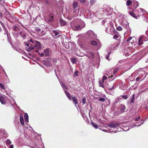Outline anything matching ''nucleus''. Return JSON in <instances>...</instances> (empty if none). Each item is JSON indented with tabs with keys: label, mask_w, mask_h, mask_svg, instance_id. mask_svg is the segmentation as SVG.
I'll use <instances>...</instances> for the list:
<instances>
[{
	"label": "nucleus",
	"mask_w": 148,
	"mask_h": 148,
	"mask_svg": "<svg viewBox=\"0 0 148 148\" xmlns=\"http://www.w3.org/2000/svg\"><path fill=\"white\" fill-rule=\"evenodd\" d=\"M0 87L3 89H4L5 86L1 83H0Z\"/></svg>",
	"instance_id": "obj_44"
},
{
	"label": "nucleus",
	"mask_w": 148,
	"mask_h": 148,
	"mask_svg": "<svg viewBox=\"0 0 148 148\" xmlns=\"http://www.w3.org/2000/svg\"><path fill=\"white\" fill-rule=\"evenodd\" d=\"M45 1L47 4L48 3V0H45Z\"/></svg>",
	"instance_id": "obj_60"
},
{
	"label": "nucleus",
	"mask_w": 148,
	"mask_h": 148,
	"mask_svg": "<svg viewBox=\"0 0 148 148\" xmlns=\"http://www.w3.org/2000/svg\"><path fill=\"white\" fill-rule=\"evenodd\" d=\"M121 113L122 112H123L124 110L125 109V106L123 105H121Z\"/></svg>",
	"instance_id": "obj_23"
},
{
	"label": "nucleus",
	"mask_w": 148,
	"mask_h": 148,
	"mask_svg": "<svg viewBox=\"0 0 148 148\" xmlns=\"http://www.w3.org/2000/svg\"><path fill=\"white\" fill-rule=\"evenodd\" d=\"M71 62L73 64H74L76 63V59L74 58H71Z\"/></svg>",
	"instance_id": "obj_33"
},
{
	"label": "nucleus",
	"mask_w": 148,
	"mask_h": 148,
	"mask_svg": "<svg viewBox=\"0 0 148 148\" xmlns=\"http://www.w3.org/2000/svg\"><path fill=\"white\" fill-rule=\"evenodd\" d=\"M119 45L118 43H116L115 45H112V48L114 50L118 48Z\"/></svg>",
	"instance_id": "obj_19"
},
{
	"label": "nucleus",
	"mask_w": 148,
	"mask_h": 148,
	"mask_svg": "<svg viewBox=\"0 0 148 148\" xmlns=\"http://www.w3.org/2000/svg\"><path fill=\"white\" fill-rule=\"evenodd\" d=\"M110 53H108V54L106 56V59L107 60H109L108 59H109V55H110Z\"/></svg>",
	"instance_id": "obj_47"
},
{
	"label": "nucleus",
	"mask_w": 148,
	"mask_h": 148,
	"mask_svg": "<svg viewBox=\"0 0 148 148\" xmlns=\"http://www.w3.org/2000/svg\"><path fill=\"white\" fill-rule=\"evenodd\" d=\"M87 56L89 58H93L94 57V54L91 51H86Z\"/></svg>",
	"instance_id": "obj_8"
},
{
	"label": "nucleus",
	"mask_w": 148,
	"mask_h": 148,
	"mask_svg": "<svg viewBox=\"0 0 148 148\" xmlns=\"http://www.w3.org/2000/svg\"><path fill=\"white\" fill-rule=\"evenodd\" d=\"M143 122H142L139 125H131L130 126V127H131V128H132L134 126H139L140 125H141L142 124H143Z\"/></svg>",
	"instance_id": "obj_35"
},
{
	"label": "nucleus",
	"mask_w": 148,
	"mask_h": 148,
	"mask_svg": "<svg viewBox=\"0 0 148 148\" xmlns=\"http://www.w3.org/2000/svg\"><path fill=\"white\" fill-rule=\"evenodd\" d=\"M36 53H38V54H39V55L40 57H43L44 56V54L43 53H40L38 51V50H36Z\"/></svg>",
	"instance_id": "obj_34"
},
{
	"label": "nucleus",
	"mask_w": 148,
	"mask_h": 148,
	"mask_svg": "<svg viewBox=\"0 0 148 148\" xmlns=\"http://www.w3.org/2000/svg\"><path fill=\"white\" fill-rule=\"evenodd\" d=\"M84 27V25H83L82 27L80 25H76L75 27V30H80Z\"/></svg>",
	"instance_id": "obj_15"
},
{
	"label": "nucleus",
	"mask_w": 148,
	"mask_h": 148,
	"mask_svg": "<svg viewBox=\"0 0 148 148\" xmlns=\"http://www.w3.org/2000/svg\"><path fill=\"white\" fill-rule=\"evenodd\" d=\"M116 131L117 130H114V131H110V130H108L107 132H111L112 133V132H114V133H116Z\"/></svg>",
	"instance_id": "obj_49"
},
{
	"label": "nucleus",
	"mask_w": 148,
	"mask_h": 148,
	"mask_svg": "<svg viewBox=\"0 0 148 148\" xmlns=\"http://www.w3.org/2000/svg\"><path fill=\"white\" fill-rule=\"evenodd\" d=\"M138 12H139V11H140L143 13L146 12V11L144 9H143V8H139V9H138Z\"/></svg>",
	"instance_id": "obj_36"
},
{
	"label": "nucleus",
	"mask_w": 148,
	"mask_h": 148,
	"mask_svg": "<svg viewBox=\"0 0 148 148\" xmlns=\"http://www.w3.org/2000/svg\"><path fill=\"white\" fill-rule=\"evenodd\" d=\"M53 15L52 14H51L49 16L47 19L45 20L46 21H47L48 22H51L53 21Z\"/></svg>",
	"instance_id": "obj_11"
},
{
	"label": "nucleus",
	"mask_w": 148,
	"mask_h": 148,
	"mask_svg": "<svg viewBox=\"0 0 148 148\" xmlns=\"http://www.w3.org/2000/svg\"><path fill=\"white\" fill-rule=\"evenodd\" d=\"M60 23L61 25L62 26L66 24V22L65 21H64L61 19H60Z\"/></svg>",
	"instance_id": "obj_25"
},
{
	"label": "nucleus",
	"mask_w": 148,
	"mask_h": 148,
	"mask_svg": "<svg viewBox=\"0 0 148 148\" xmlns=\"http://www.w3.org/2000/svg\"><path fill=\"white\" fill-rule=\"evenodd\" d=\"M139 78L138 77H137L136 79V80L138 81Z\"/></svg>",
	"instance_id": "obj_64"
},
{
	"label": "nucleus",
	"mask_w": 148,
	"mask_h": 148,
	"mask_svg": "<svg viewBox=\"0 0 148 148\" xmlns=\"http://www.w3.org/2000/svg\"><path fill=\"white\" fill-rule=\"evenodd\" d=\"M86 34L87 36L91 39H94L96 38V36L94 34V32L91 30H89L87 32Z\"/></svg>",
	"instance_id": "obj_3"
},
{
	"label": "nucleus",
	"mask_w": 148,
	"mask_h": 148,
	"mask_svg": "<svg viewBox=\"0 0 148 148\" xmlns=\"http://www.w3.org/2000/svg\"><path fill=\"white\" fill-rule=\"evenodd\" d=\"M72 99L74 104L75 105V106L77 107L76 105L78 104V103L77 99L75 96L72 97Z\"/></svg>",
	"instance_id": "obj_13"
},
{
	"label": "nucleus",
	"mask_w": 148,
	"mask_h": 148,
	"mask_svg": "<svg viewBox=\"0 0 148 148\" xmlns=\"http://www.w3.org/2000/svg\"><path fill=\"white\" fill-rule=\"evenodd\" d=\"M145 40H146L144 39V36H141L139 38L138 40V45H142L143 44V41Z\"/></svg>",
	"instance_id": "obj_9"
},
{
	"label": "nucleus",
	"mask_w": 148,
	"mask_h": 148,
	"mask_svg": "<svg viewBox=\"0 0 148 148\" xmlns=\"http://www.w3.org/2000/svg\"><path fill=\"white\" fill-rule=\"evenodd\" d=\"M95 0H90V4L92 5L95 3Z\"/></svg>",
	"instance_id": "obj_50"
},
{
	"label": "nucleus",
	"mask_w": 148,
	"mask_h": 148,
	"mask_svg": "<svg viewBox=\"0 0 148 148\" xmlns=\"http://www.w3.org/2000/svg\"><path fill=\"white\" fill-rule=\"evenodd\" d=\"M30 42H32V43H35H35L36 42V41L35 40H32V39H31L30 40Z\"/></svg>",
	"instance_id": "obj_51"
},
{
	"label": "nucleus",
	"mask_w": 148,
	"mask_h": 148,
	"mask_svg": "<svg viewBox=\"0 0 148 148\" xmlns=\"http://www.w3.org/2000/svg\"><path fill=\"white\" fill-rule=\"evenodd\" d=\"M78 71H76L74 73V74L75 76H78V75L77 73H78Z\"/></svg>",
	"instance_id": "obj_54"
},
{
	"label": "nucleus",
	"mask_w": 148,
	"mask_h": 148,
	"mask_svg": "<svg viewBox=\"0 0 148 148\" xmlns=\"http://www.w3.org/2000/svg\"><path fill=\"white\" fill-rule=\"evenodd\" d=\"M145 33L147 35H148V31H146L145 32Z\"/></svg>",
	"instance_id": "obj_62"
},
{
	"label": "nucleus",
	"mask_w": 148,
	"mask_h": 148,
	"mask_svg": "<svg viewBox=\"0 0 148 148\" xmlns=\"http://www.w3.org/2000/svg\"><path fill=\"white\" fill-rule=\"evenodd\" d=\"M102 24L105 26V28H107L109 25L112 24V20L110 18H106L103 20L102 22Z\"/></svg>",
	"instance_id": "obj_2"
},
{
	"label": "nucleus",
	"mask_w": 148,
	"mask_h": 148,
	"mask_svg": "<svg viewBox=\"0 0 148 148\" xmlns=\"http://www.w3.org/2000/svg\"><path fill=\"white\" fill-rule=\"evenodd\" d=\"M11 143L10 140L9 139L6 140V143L8 144H10Z\"/></svg>",
	"instance_id": "obj_40"
},
{
	"label": "nucleus",
	"mask_w": 148,
	"mask_h": 148,
	"mask_svg": "<svg viewBox=\"0 0 148 148\" xmlns=\"http://www.w3.org/2000/svg\"><path fill=\"white\" fill-rule=\"evenodd\" d=\"M108 89L110 90H112L114 89L115 88L114 84H110L108 86Z\"/></svg>",
	"instance_id": "obj_18"
},
{
	"label": "nucleus",
	"mask_w": 148,
	"mask_h": 148,
	"mask_svg": "<svg viewBox=\"0 0 148 148\" xmlns=\"http://www.w3.org/2000/svg\"><path fill=\"white\" fill-rule=\"evenodd\" d=\"M132 37H129V38L127 39V40H126V41L127 42H128L131 39H132ZM133 39H135V38H133Z\"/></svg>",
	"instance_id": "obj_45"
},
{
	"label": "nucleus",
	"mask_w": 148,
	"mask_h": 148,
	"mask_svg": "<svg viewBox=\"0 0 148 148\" xmlns=\"http://www.w3.org/2000/svg\"><path fill=\"white\" fill-rule=\"evenodd\" d=\"M64 93L66 95L68 99L69 100H71V98L70 93L68 92H67V91L66 90L64 91Z\"/></svg>",
	"instance_id": "obj_16"
},
{
	"label": "nucleus",
	"mask_w": 148,
	"mask_h": 148,
	"mask_svg": "<svg viewBox=\"0 0 148 148\" xmlns=\"http://www.w3.org/2000/svg\"><path fill=\"white\" fill-rule=\"evenodd\" d=\"M5 3H4V1L3 0H0V5H4Z\"/></svg>",
	"instance_id": "obj_38"
},
{
	"label": "nucleus",
	"mask_w": 148,
	"mask_h": 148,
	"mask_svg": "<svg viewBox=\"0 0 148 148\" xmlns=\"http://www.w3.org/2000/svg\"><path fill=\"white\" fill-rule=\"evenodd\" d=\"M53 32L55 36H56L59 34L58 32L56 30H53Z\"/></svg>",
	"instance_id": "obj_39"
},
{
	"label": "nucleus",
	"mask_w": 148,
	"mask_h": 148,
	"mask_svg": "<svg viewBox=\"0 0 148 148\" xmlns=\"http://www.w3.org/2000/svg\"><path fill=\"white\" fill-rule=\"evenodd\" d=\"M119 125V123H112L108 124V126L111 128L116 129Z\"/></svg>",
	"instance_id": "obj_5"
},
{
	"label": "nucleus",
	"mask_w": 148,
	"mask_h": 148,
	"mask_svg": "<svg viewBox=\"0 0 148 148\" xmlns=\"http://www.w3.org/2000/svg\"><path fill=\"white\" fill-rule=\"evenodd\" d=\"M117 30L119 31H121L122 30V27L120 26H119L116 28Z\"/></svg>",
	"instance_id": "obj_37"
},
{
	"label": "nucleus",
	"mask_w": 148,
	"mask_h": 148,
	"mask_svg": "<svg viewBox=\"0 0 148 148\" xmlns=\"http://www.w3.org/2000/svg\"><path fill=\"white\" fill-rule=\"evenodd\" d=\"M132 53V51H129L128 52H127V51L126 50V51H125V53L126 56H129Z\"/></svg>",
	"instance_id": "obj_31"
},
{
	"label": "nucleus",
	"mask_w": 148,
	"mask_h": 148,
	"mask_svg": "<svg viewBox=\"0 0 148 148\" xmlns=\"http://www.w3.org/2000/svg\"><path fill=\"white\" fill-rule=\"evenodd\" d=\"M5 92H6V95H9H9H9V93H8V92H7L6 91H5Z\"/></svg>",
	"instance_id": "obj_61"
},
{
	"label": "nucleus",
	"mask_w": 148,
	"mask_h": 148,
	"mask_svg": "<svg viewBox=\"0 0 148 148\" xmlns=\"http://www.w3.org/2000/svg\"><path fill=\"white\" fill-rule=\"evenodd\" d=\"M79 1L80 3H83L85 2L86 0H79Z\"/></svg>",
	"instance_id": "obj_56"
},
{
	"label": "nucleus",
	"mask_w": 148,
	"mask_h": 148,
	"mask_svg": "<svg viewBox=\"0 0 148 148\" xmlns=\"http://www.w3.org/2000/svg\"><path fill=\"white\" fill-rule=\"evenodd\" d=\"M20 120L21 124L22 125H23L24 124V122L23 120V116L20 115Z\"/></svg>",
	"instance_id": "obj_22"
},
{
	"label": "nucleus",
	"mask_w": 148,
	"mask_h": 148,
	"mask_svg": "<svg viewBox=\"0 0 148 148\" xmlns=\"http://www.w3.org/2000/svg\"><path fill=\"white\" fill-rule=\"evenodd\" d=\"M130 9H131V8L130 7H128L127 8V9H128V10H129Z\"/></svg>",
	"instance_id": "obj_63"
},
{
	"label": "nucleus",
	"mask_w": 148,
	"mask_h": 148,
	"mask_svg": "<svg viewBox=\"0 0 148 148\" xmlns=\"http://www.w3.org/2000/svg\"><path fill=\"white\" fill-rule=\"evenodd\" d=\"M22 37L23 38H25L26 37V34H24L22 36Z\"/></svg>",
	"instance_id": "obj_57"
},
{
	"label": "nucleus",
	"mask_w": 148,
	"mask_h": 148,
	"mask_svg": "<svg viewBox=\"0 0 148 148\" xmlns=\"http://www.w3.org/2000/svg\"><path fill=\"white\" fill-rule=\"evenodd\" d=\"M140 118V116H138V118H136L135 119V121H138L139 120Z\"/></svg>",
	"instance_id": "obj_55"
},
{
	"label": "nucleus",
	"mask_w": 148,
	"mask_h": 148,
	"mask_svg": "<svg viewBox=\"0 0 148 148\" xmlns=\"http://www.w3.org/2000/svg\"><path fill=\"white\" fill-rule=\"evenodd\" d=\"M134 7L135 8H136L138 6V2L136 1H134L133 2Z\"/></svg>",
	"instance_id": "obj_24"
},
{
	"label": "nucleus",
	"mask_w": 148,
	"mask_h": 148,
	"mask_svg": "<svg viewBox=\"0 0 148 148\" xmlns=\"http://www.w3.org/2000/svg\"><path fill=\"white\" fill-rule=\"evenodd\" d=\"M91 124L95 129H97L98 128V125L94 123L93 122H92Z\"/></svg>",
	"instance_id": "obj_29"
},
{
	"label": "nucleus",
	"mask_w": 148,
	"mask_h": 148,
	"mask_svg": "<svg viewBox=\"0 0 148 148\" xmlns=\"http://www.w3.org/2000/svg\"><path fill=\"white\" fill-rule=\"evenodd\" d=\"M114 25L112 24L109 25L107 28L106 27L105 29V31L107 33L112 34L114 33Z\"/></svg>",
	"instance_id": "obj_1"
},
{
	"label": "nucleus",
	"mask_w": 148,
	"mask_h": 148,
	"mask_svg": "<svg viewBox=\"0 0 148 148\" xmlns=\"http://www.w3.org/2000/svg\"><path fill=\"white\" fill-rule=\"evenodd\" d=\"M132 1L131 0H127L126 2V5L127 6H129L132 4Z\"/></svg>",
	"instance_id": "obj_21"
},
{
	"label": "nucleus",
	"mask_w": 148,
	"mask_h": 148,
	"mask_svg": "<svg viewBox=\"0 0 148 148\" xmlns=\"http://www.w3.org/2000/svg\"><path fill=\"white\" fill-rule=\"evenodd\" d=\"M122 97L125 99H127L128 97L126 95L125 96L123 95Z\"/></svg>",
	"instance_id": "obj_53"
},
{
	"label": "nucleus",
	"mask_w": 148,
	"mask_h": 148,
	"mask_svg": "<svg viewBox=\"0 0 148 148\" xmlns=\"http://www.w3.org/2000/svg\"><path fill=\"white\" fill-rule=\"evenodd\" d=\"M107 79V77L105 75H104L103 77L102 80L104 81L106 79Z\"/></svg>",
	"instance_id": "obj_48"
},
{
	"label": "nucleus",
	"mask_w": 148,
	"mask_h": 148,
	"mask_svg": "<svg viewBox=\"0 0 148 148\" xmlns=\"http://www.w3.org/2000/svg\"><path fill=\"white\" fill-rule=\"evenodd\" d=\"M89 13H88V16L89 17L92 18L94 15V13L92 12H90L88 11Z\"/></svg>",
	"instance_id": "obj_20"
},
{
	"label": "nucleus",
	"mask_w": 148,
	"mask_h": 148,
	"mask_svg": "<svg viewBox=\"0 0 148 148\" xmlns=\"http://www.w3.org/2000/svg\"><path fill=\"white\" fill-rule=\"evenodd\" d=\"M90 44L91 45L94 46H97L98 49H99L101 46V44L99 40L97 41L95 40H92L90 42Z\"/></svg>",
	"instance_id": "obj_4"
},
{
	"label": "nucleus",
	"mask_w": 148,
	"mask_h": 148,
	"mask_svg": "<svg viewBox=\"0 0 148 148\" xmlns=\"http://www.w3.org/2000/svg\"><path fill=\"white\" fill-rule=\"evenodd\" d=\"M105 100V99L102 97L100 98L99 99V100L100 101H103Z\"/></svg>",
	"instance_id": "obj_46"
},
{
	"label": "nucleus",
	"mask_w": 148,
	"mask_h": 148,
	"mask_svg": "<svg viewBox=\"0 0 148 148\" xmlns=\"http://www.w3.org/2000/svg\"><path fill=\"white\" fill-rule=\"evenodd\" d=\"M103 12L104 14L107 15H110L111 14V12L109 7H107L103 10Z\"/></svg>",
	"instance_id": "obj_7"
},
{
	"label": "nucleus",
	"mask_w": 148,
	"mask_h": 148,
	"mask_svg": "<svg viewBox=\"0 0 148 148\" xmlns=\"http://www.w3.org/2000/svg\"><path fill=\"white\" fill-rule=\"evenodd\" d=\"M35 45L34 47L36 48L37 49H40L41 48V46L40 42L38 41H36Z\"/></svg>",
	"instance_id": "obj_10"
},
{
	"label": "nucleus",
	"mask_w": 148,
	"mask_h": 148,
	"mask_svg": "<svg viewBox=\"0 0 148 148\" xmlns=\"http://www.w3.org/2000/svg\"><path fill=\"white\" fill-rule=\"evenodd\" d=\"M119 36L117 34H115L113 37L114 39H115L116 40H117V38H119Z\"/></svg>",
	"instance_id": "obj_41"
},
{
	"label": "nucleus",
	"mask_w": 148,
	"mask_h": 148,
	"mask_svg": "<svg viewBox=\"0 0 148 148\" xmlns=\"http://www.w3.org/2000/svg\"><path fill=\"white\" fill-rule=\"evenodd\" d=\"M73 8L75 9L77 7V3L76 1H74L73 3Z\"/></svg>",
	"instance_id": "obj_27"
},
{
	"label": "nucleus",
	"mask_w": 148,
	"mask_h": 148,
	"mask_svg": "<svg viewBox=\"0 0 148 148\" xmlns=\"http://www.w3.org/2000/svg\"><path fill=\"white\" fill-rule=\"evenodd\" d=\"M45 55L46 56H49L51 53V50L49 48H47L44 50V51Z\"/></svg>",
	"instance_id": "obj_6"
},
{
	"label": "nucleus",
	"mask_w": 148,
	"mask_h": 148,
	"mask_svg": "<svg viewBox=\"0 0 148 148\" xmlns=\"http://www.w3.org/2000/svg\"><path fill=\"white\" fill-rule=\"evenodd\" d=\"M3 134H5V135L4 136H8V134L4 130L3 131Z\"/></svg>",
	"instance_id": "obj_52"
},
{
	"label": "nucleus",
	"mask_w": 148,
	"mask_h": 148,
	"mask_svg": "<svg viewBox=\"0 0 148 148\" xmlns=\"http://www.w3.org/2000/svg\"><path fill=\"white\" fill-rule=\"evenodd\" d=\"M86 100L85 98L84 97L82 99V103L83 104H84L86 103Z\"/></svg>",
	"instance_id": "obj_42"
},
{
	"label": "nucleus",
	"mask_w": 148,
	"mask_h": 148,
	"mask_svg": "<svg viewBox=\"0 0 148 148\" xmlns=\"http://www.w3.org/2000/svg\"><path fill=\"white\" fill-rule=\"evenodd\" d=\"M104 82L103 81H99V86L103 88H104V86L103 84Z\"/></svg>",
	"instance_id": "obj_28"
},
{
	"label": "nucleus",
	"mask_w": 148,
	"mask_h": 148,
	"mask_svg": "<svg viewBox=\"0 0 148 148\" xmlns=\"http://www.w3.org/2000/svg\"><path fill=\"white\" fill-rule=\"evenodd\" d=\"M25 45H26L27 47H29V44L27 42L25 43Z\"/></svg>",
	"instance_id": "obj_58"
},
{
	"label": "nucleus",
	"mask_w": 148,
	"mask_h": 148,
	"mask_svg": "<svg viewBox=\"0 0 148 148\" xmlns=\"http://www.w3.org/2000/svg\"><path fill=\"white\" fill-rule=\"evenodd\" d=\"M34 47L32 45H31L30 46L29 45V47H27L26 48V50L28 51H30L34 49Z\"/></svg>",
	"instance_id": "obj_14"
},
{
	"label": "nucleus",
	"mask_w": 148,
	"mask_h": 148,
	"mask_svg": "<svg viewBox=\"0 0 148 148\" xmlns=\"http://www.w3.org/2000/svg\"><path fill=\"white\" fill-rule=\"evenodd\" d=\"M60 84H61V85L62 87V88H63V89H64V88L67 89V88L66 87V86L62 82H60Z\"/></svg>",
	"instance_id": "obj_32"
},
{
	"label": "nucleus",
	"mask_w": 148,
	"mask_h": 148,
	"mask_svg": "<svg viewBox=\"0 0 148 148\" xmlns=\"http://www.w3.org/2000/svg\"><path fill=\"white\" fill-rule=\"evenodd\" d=\"M128 13L130 15L133 17L137 18H136V17L135 14L134 12H131L130 11H129Z\"/></svg>",
	"instance_id": "obj_26"
},
{
	"label": "nucleus",
	"mask_w": 148,
	"mask_h": 148,
	"mask_svg": "<svg viewBox=\"0 0 148 148\" xmlns=\"http://www.w3.org/2000/svg\"><path fill=\"white\" fill-rule=\"evenodd\" d=\"M118 70V68H116L115 69H114V71H113L114 74H116L117 73Z\"/></svg>",
	"instance_id": "obj_43"
},
{
	"label": "nucleus",
	"mask_w": 148,
	"mask_h": 148,
	"mask_svg": "<svg viewBox=\"0 0 148 148\" xmlns=\"http://www.w3.org/2000/svg\"><path fill=\"white\" fill-rule=\"evenodd\" d=\"M24 118L25 121L26 123L28 122V116L27 113H25L24 115Z\"/></svg>",
	"instance_id": "obj_17"
},
{
	"label": "nucleus",
	"mask_w": 148,
	"mask_h": 148,
	"mask_svg": "<svg viewBox=\"0 0 148 148\" xmlns=\"http://www.w3.org/2000/svg\"><path fill=\"white\" fill-rule=\"evenodd\" d=\"M0 101L2 104H4L6 103L5 97L1 95H0Z\"/></svg>",
	"instance_id": "obj_12"
},
{
	"label": "nucleus",
	"mask_w": 148,
	"mask_h": 148,
	"mask_svg": "<svg viewBox=\"0 0 148 148\" xmlns=\"http://www.w3.org/2000/svg\"><path fill=\"white\" fill-rule=\"evenodd\" d=\"M13 147H14V146H13V145H11L10 146V147H9L10 148H13Z\"/></svg>",
	"instance_id": "obj_59"
},
{
	"label": "nucleus",
	"mask_w": 148,
	"mask_h": 148,
	"mask_svg": "<svg viewBox=\"0 0 148 148\" xmlns=\"http://www.w3.org/2000/svg\"><path fill=\"white\" fill-rule=\"evenodd\" d=\"M134 97H135V95H134V94L132 96V97L131 98V99L130 100V102L131 103H133L134 102Z\"/></svg>",
	"instance_id": "obj_30"
}]
</instances>
